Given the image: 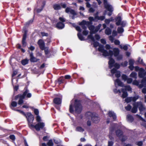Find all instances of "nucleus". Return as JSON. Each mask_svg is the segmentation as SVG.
<instances>
[{"label":"nucleus","instance_id":"1","mask_svg":"<svg viewBox=\"0 0 146 146\" xmlns=\"http://www.w3.org/2000/svg\"><path fill=\"white\" fill-rule=\"evenodd\" d=\"M24 91L22 94H18L15 96L14 97V100H17L19 99V100L18 102V104L19 105H21L23 104L24 102V99L25 98H29L32 96L31 94L29 93V90L27 86L25 87Z\"/></svg>","mask_w":146,"mask_h":146},{"label":"nucleus","instance_id":"2","mask_svg":"<svg viewBox=\"0 0 146 146\" xmlns=\"http://www.w3.org/2000/svg\"><path fill=\"white\" fill-rule=\"evenodd\" d=\"M105 8L109 12L107 13V11L105 10L103 15H106L107 14L109 16H110L112 14L113 11V8L112 5L108 3L107 0H103Z\"/></svg>","mask_w":146,"mask_h":146},{"label":"nucleus","instance_id":"3","mask_svg":"<svg viewBox=\"0 0 146 146\" xmlns=\"http://www.w3.org/2000/svg\"><path fill=\"white\" fill-rule=\"evenodd\" d=\"M81 102L82 101L80 100L76 99L74 100V107L75 112L77 114L80 113L82 111V106Z\"/></svg>","mask_w":146,"mask_h":146},{"label":"nucleus","instance_id":"4","mask_svg":"<svg viewBox=\"0 0 146 146\" xmlns=\"http://www.w3.org/2000/svg\"><path fill=\"white\" fill-rule=\"evenodd\" d=\"M86 115L88 117H91L92 121L94 123H97L100 121V118L98 115L94 112L88 111L86 113Z\"/></svg>","mask_w":146,"mask_h":146},{"label":"nucleus","instance_id":"5","mask_svg":"<svg viewBox=\"0 0 146 146\" xmlns=\"http://www.w3.org/2000/svg\"><path fill=\"white\" fill-rule=\"evenodd\" d=\"M37 44L41 50H44V53L46 55H47L50 52L48 49L45 47V43L42 39H39L37 42Z\"/></svg>","mask_w":146,"mask_h":146},{"label":"nucleus","instance_id":"6","mask_svg":"<svg viewBox=\"0 0 146 146\" xmlns=\"http://www.w3.org/2000/svg\"><path fill=\"white\" fill-rule=\"evenodd\" d=\"M27 119L29 127L31 128L30 125L32 124L34 120V117L33 115L31 113L27 112L25 116Z\"/></svg>","mask_w":146,"mask_h":146},{"label":"nucleus","instance_id":"7","mask_svg":"<svg viewBox=\"0 0 146 146\" xmlns=\"http://www.w3.org/2000/svg\"><path fill=\"white\" fill-rule=\"evenodd\" d=\"M45 124L43 122H39L37 123L35 125H31L30 126L31 128H35L36 131H39L40 129H43L44 127Z\"/></svg>","mask_w":146,"mask_h":146},{"label":"nucleus","instance_id":"8","mask_svg":"<svg viewBox=\"0 0 146 146\" xmlns=\"http://www.w3.org/2000/svg\"><path fill=\"white\" fill-rule=\"evenodd\" d=\"M88 28L89 30L91 31V32H90V34L88 35V39H90L92 41L94 42L95 41V39L92 34L94 33V29L95 27L94 25H91L89 27H88Z\"/></svg>","mask_w":146,"mask_h":146},{"label":"nucleus","instance_id":"9","mask_svg":"<svg viewBox=\"0 0 146 146\" xmlns=\"http://www.w3.org/2000/svg\"><path fill=\"white\" fill-rule=\"evenodd\" d=\"M27 31L25 30L23 35L22 40V44L23 47H25L27 45V42H26V39L27 36Z\"/></svg>","mask_w":146,"mask_h":146},{"label":"nucleus","instance_id":"10","mask_svg":"<svg viewBox=\"0 0 146 146\" xmlns=\"http://www.w3.org/2000/svg\"><path fill=\"white\" fill-rule=\"evenodd\" d=\"M112 57V56H110L108 58L109 61L108 62V64L110 69L113 66L114 64L115 63V60Z\"/></svg>","mask_w":146,"mask_h":146},{"label":"nucleus","instance_id":"11","mask_svg":"<svg viewBox=\"0 0 146 146\" xmlns=\"http://www.w3.org/2000/svg\"><path fill=\"white\" fill-rule=\"evenodd\" d=\"M122 20V19L120 14H119L115 18L116 25L117 26L120 25Z\"/></svg>","mask_w":146,"mask_h":146},{"label":"nucleus","instance_id":"12","mask_svg":"<svg viewBox=\"0 0 146 146\" xmlns=\"http://www.w3.org/2000/svg\"><path fill=\"white\" fill-rule=\"evenodd\" d=\"M102 53L103 55L105 56H112L113 55V51L110 50H109V52H108L107 50H104Z\"/></svg>","mask_w":146,"mask_h":146},{"label":"nucleus","instance_id":"13","mask_svg":"<svg viewBox=\"0 0 146 146\" xmlns=\"http://www.w3.org/2000/svg\"><path fill=\"white\" fill-rule=\"evenodd\" d=\"M30 60L31 62H36L39 60V59H37L34 56L32 52H31L30 53Z\"/></svg>","mask_w":146,"mask_h":146},{"label":"nucleus","instance_id":"14","mask_svg":"<svg viewBox=\"0 0 146 146\" xmlns=\"http://www.w3.org/2000/svg\"><path fill=\"white\" fill-rule=\"evenodd\" d=\"M64 24L60 22H58L55 26V27L58 29H62L64 28Z\"/></svg>","mask_w":146,"mask_h":146},{"label":"nucleus","instance_id":"15","mask_svg":"<svg viewBox=\"0 0 146 146\" xmlns=\"http://www.w3.org/2000/svg\"><path fill=\"white\" fill-rule=\"evenodd\" d=\"M137 105L140 112L143 111L145 110V108L143 106L141 102H137Z\"/></svg>","mask_w":146,"mask_h":146},{"label":"nucleus","instance_id":"16","mask_svg":"<svg viewBox=\"0 0 146 146\" xmlns=\"http://www.w3.org/2000/svg\"><path fill=\"white\" fill-rule=\"evenodd\" d=\"M65 11L67 13L70 12L71 14L73 15L74 16L76 15L77 14L74 10L68 7H67L66 8Z\"/></svg>","mask_w":146,"mask_h":146},{"label":"nucleus","instance_id":"17","mask_svg":"<svg viewBox=\"0 0 146 146\" xmlns=\"http://www.w3.org/2000/svg\"><path fill=\"white\" fill-rule=\"evenodd\" d=\"M53 102L57 105H59L61 104L62 102V99L60 98H55L53 100Z\"/></svg>","mask_w":146,"mask_h":146},{"label":"nucleus","instance_id":"18","mask_svg":"<svg viewBox=\"0 0 146 146\" xmlns=\"http://www.w3.org/2000/svg\"><path fill=\"white\" fill-rule=\"evenodd\" d=\"M65 79L62 76L58 79L56 81V84L58 83V85H60L62 84L64 82Z\"/></svg>","mask_w":146,"mask_h":146},{"label":"nucleus","instance_id":"19","mask_svg":"<svg viewBox=\"0 0 146 146\" xmlns=\"http://www.w3.org/2000/svg\"><path fill=\"white\" fill-rule=\"evenodd\" d=\"M113 52L114 56L117 57L119 54V50L117 48H114L113 49Z\"/></svg>","mask_w":146,"mask_h":146},{"label":"nucleus","instance_id":"20","mask_svg":"<svg viewBox=\"0 0 146 146\" xmlns=\"http://www.w3.org/2000/svg\"><path fill=\"white\" fill-rule=\"evenodd\" d=\"M116 135L118 137H120L123 134V131L120 129H117L115 131Z\"/></svg>","mask_w":146,"mask_h":146},{"label":"nucleus","instance_id":"21","mask_svg":"<svg viewBox=\"0 0 146 146\" xmlns=\"http://www.w3.org/2000/svg\"><path fill=\"white\" fill-rule=\"evenodd\" d=\"M46 4V2L45 1H44L42 2V5L41 6V8L40 9H37L36 11L37 13H39L43 9Z\"/></svg>","mask_w":146,"mask_h":146},{"label":"nucleus","instance_id":"22","mask_svg":"<svg viewBox=\"0 0 146 146\" xmlns=\"http://www.w3.org/2000/svg\"><path fill=\"white\" fill-rule=\"evenodd\" d=\"M108 114L110 117H112L114 120H115L116 119V117L115 113L113 112L110 111H109Z\"/></svg>","mask_w":146,"mask_h":146},{"label":"nucleus","instance_id":"23","mask_svg":"<svg viewBox=\"0 0 146 146\" xmlns=\"http://www.w3.org/2000/svg\"><path fill=\"white\" fill-rule=\"evenodd\" d=\"M81 24L82 25H87V26L88 27H89L90 25H91L92 24V23L91 22H90L88 21H86L84 20H83L82 21Z\"/></svg>","mask_w":146,"mask_h":146},{"label":"nucleus","instance_id":"24","mask_svg":"<svg viewBox=\"0 0 146 146\" xmlns=\"http://www.w3.org/2000/svg\"><path fill=\"white\" fill-rule=\"evenodd\" d=\"M53 7L55 10H58L61 9V7L59 4H55L53 5Z\"/></svg>","mask_w":146,"mask_h":146},{"label":"nucleus","instance_id":"25","mask_svg":"<svg viewBox=\"0 0 146 146\" xmlns=\"http://www.w3.org/2000/svg\"><path fill=\"white\" fill-rule=\"evenodd\" d=\"M115 82L117 84L118 86L124 87V84L119 79H117L115 80Z\"/></svg>","mask_w":146,"mask_h":146},{"label":"nucleus","instance_id":"26","mask_svg":"<svg viewBox=\"0 0 146 146\" xmlns=\"http://www.w3.org/2000/svg\"><path fill=\"white\" fill-rule=\"evenodd\" d=\"M122 92H123L122 97L123 98H125L127 97L128 96L127 92L126 91H125L124 89L123 88L122 89Z\"/></svg>","mask_w":146,"mask_h":146},{"label":"nucleus","instance_id":"27","mask_svg":"<svg viewBox=\"0 0 146 146\" xmlns=\"http://www.w3.org/2000/svg\"><path fill=\"white\" fill-rule=\"evenodd\" d=\"M137 104L136 105H134L132 108L131 109V111L133 113H135L137 111Z\"/></svg>","mask_w":146,"mask_h":146},{"label":"nucleus","instance_id":"28","mask_svg":"<svg viewBox=\"0 0 146 146\" xmlns=\"http://www.w3.org/2000/svg\"><path fill=\"white\" fill-rule=\"evenodd\" d=\"M105 33L106 35H109L111 33V30L108 27H107L105 30Z\"/></svg>","mask_w":146,"mask_h":146},{"label":"nucleus","instance_id":"29","mask_svg":"<svg viewBox=\"0 0 146 146\" xmlns=\"http://www.w3.org/2000/svg\"><path fill=\"white\" fill-rule=\"evenodd\" d=\"M105 17L104 16H99L98 15L95 16V18L96 19H97L98 20H100L101 21L104 20L105 19Z\"/></svg>","mask_w":146,"mask_h":146},{"label":"nucleus","instance_id":"30","mask_svg":"<svg viewBox=\"0 0 146 146\" xmlns=\"http://www.w3.org/2000/svg\"><path fill=\"white\" fill-rule=\"evenodd\" d=\"M117 31L118 33H122L124 31V29L122 27H118L117 29Z\"/></svg>","mask_w":146,"mask_h":146},{"label":"nucleus","instance_id":"31","mask_svg":"<svg viewBox=\"0 0 146 146\" xmlns=\"http://www.w3.org/2000/svg\"><path fill=\"white\" fill-rule=\"evenodd\" d=\"M34 20V17L30 20L27 22L25 24L26 26H28L30 24H32Z\"/></svg>","mask_w":146,"mask_h":146},{"label":"nucleus","instance_id":"32","mask_svg":"<svg viewBox=\"0 0 146 146\" xmlns=\"http://www.w3.org/2000/svg\"><path fill=\"white\" fill-rule=\"evenodd\" d=\"M98 50L99 52H103V51L105 50L104 46L102 44L100 45Z\"/></svg>","mask_w":146,"mask_h":146},{"label":"nucleus","instance_id":"33","mask_svg":"<svg viewBox=\"0 0 146 146\" xmlns=\"http://www.w3.org/2000/svg\"><path fill=\"white\" fill-rule=\"evenodd\" d=\"M127 25V22L126 21H121V23H120V25H121V27H125Z\"/></svg>","mask_w":146,"mask_h":146},{"label":"nucleus","instance_id":"34","mask_svg":"<svg viewBox=\"0 0 146 146\" xmlns=\"http://www.w3.org/2000/svg\"><path fill=\"white\" fill-rule=\"evenodd\" d=\"M28 60L27 59L23 60L21 61V63L23 65H25L28 63Z\"/></svg>","mask_w":146,"mask_h":146},{"label":"nucleus","instance_id":"35","mask_svg":"<svg viewBox=\"0 0 146 146\" xmlns=\"http://www.w3.org/2000/svg\"><path fill=\"white\" fill-rule=\"evenodd\" d=\"M146 75V72H145L138 73V76L140 78H143L144 76Z\"/></svg>","mask_w":146,"mask_h":146},{"label":"nucleus","instance_id":"36","mask_svg":"<svg viewBox=\"0 0 146 146\" xmlns=\"http://www.w3.org/2000/svg\"><path fill=\"white\" fill-rule=\"evenodd\" d=\"M127 118L128 120L129 121L131 122H133L134 120V119L133 116L130 115H127Z\"/></svg>","mask_w":146,"mask_h":146},{"label":"nucleus","instance_id":"37","mask_svg":"<svg viewBox=\"0 0 146 146\" xmlns=\"http://www.w3.org/2000/svg\"><path fill=\"white\" fill-rule=\"evenodd\" d=\"M77 36L78 38L80 40L83 41L85 40L84 37L80 33H78Z\"/></svg>","mask_w":146,"mask_h":146},{"label":"nucleus","instance_id":"38","mask_svg":"<svg viewBox=\"0 0 146 146\" xmlns=\"http://www.w3.org/2000/svg\"><path fill=\"white\" fill-rule=\"evenodd\" d=\"M76 130L77 131L80 132H83L84 131V129L82 128L81 127L78 126L76 127Z\"/></svg>","mask_w":146,"mask_h":146},{"label":"nucleus","instance_id":"39","mask_svg":"<svg viewBox=\"0 0 146 146\" xmlns=\"http://www.w3.org/2000/svg\"><path fill=\"white\" fill-rule=\"evenodd\" d=\"M47 145L48 146H53L54 143L53 142L52 140L51 139L49 140L47 143Z\"/></svg>","mask_w":146,"mask_h":146},{"label":"nucleus","instance_id":"40","mask_svg":"<svg viewBox=\"0 0 146 146\" xmlns=\"http://www.w3.org/2000/svg\"><path fill=\"white\" fill-rule=\"evenodd\" d=\"M119 47L121 49H123L125 51L127 50L128 49V47L126 45H125L123 47L121 45H119Z\"/></svg>","mask_w":146,"mask_h":146},{"label":"nucleus","instance_id":"41","mask_svg":"<svg viewBox=\"0 0 146 146\" xmlns=\"http://www.w3.org/2000/svg\"><path fill=\"white\" fill-rule=\"evenodd\" d=\"M124 87L125 88V89H124L125 91L127 90L128 91H130L131 90V88L129 86H124Z\"/></svg>","mask_w":146,"mask_h":146},{"label":"nucleus","instance_id":"42","mask_svg":"<svg viewBox=\"0 0 146 146\" xmlns=\"http://www.w3.org/2000/svg\"><path fill=\"white\" fill-rule=\"evenodd\" d=\"M101 26V24H99L98 26L96 27L95 29L94 30V33H96L100 29V27Z\"/></svg>","mask_w":146,"mask_h":146},{"label":"nucleus","instance_id":"43","mask_svg":"<svg viewBox=\"0 0 146 146\" xmlns=\"http://www.w3.org/2000/svg\"><path fill=\"white\" fill-rule=\"evenodd\" d=\"M69 111L71 113H72L74 112L73 106L72 104H70V106Z\"/></svg>","mask_w":146,"mask_h":146},{"label":"nucleus","instance_id":"44","mask_svg":"<svg viewBox=\"0 0 146 146\" xmlns=\"http://www.w3.org/2000/svg\"><path fill=\"white\" fill-rule=\"evenodd\" d=\"M125 109L127 111H130L132 108L131 106L129 104H128L127 106L125 107Z\"/></svg>","mask_w":146,"mask_h":146},{"label":"nucleus","instance_id":"45","mask_svg":"<svg viewBox=\"0 0 146 146\" xmlns=\"http://www.w3.org/2000/svg\"><path fill=\"white\" fill-rule=\"evenodd\" d=\"M17 103L15 101H12L11 102V106L13 107H16L17 106Z\"/></svg>","mask_w":146,"mask_h":146},{"label":"nucleus","instance_id":"46","mask_svg":"<svg viewBox=\"0 0 146 146\" xmlns=\"http://www.w3.org/2000/svg\"><path fill=\"white\" fill-rule=\"evenodd\" d=\"M16 111H18L19 113H21V114L23 115V116H24L25 117L26 116V115L27 114V113H25L23 111L19 110H15Z\"/></svg>","mask_w":146,"mask_h":146},{"label":"nucleus","instance_id":"47","mask_svg":"<svg viewBox=\"0 0 146 146\" xmlns=\"http://www.w3.org/2000/svg\"><path fill=\"white\" fill-rule=\"evenodd\" d=\"M61 8H66V4L62 2L60 4Z\"/></svg>","mask_w":146,"mask_h":146},{"label":"nucleus","instance_id":"48","mask_svg":"<svg viewBox=\"0 0 146 146\" xmlns=\"http://www.w3.org/2000/svg\"><path fill=\"white\" fill-rule=\"evenodd\" d=\"M129 65H133L135 61L132 59H130L129 60Z\"/></svg>","mask_w":146,"mask_h":146},{"label":"nucleus","instance_id":"49","mask_svg":"<svg viewBox=\"0 0 146 146\" xmlns=\"http://www.w3.org/2000/svg\"><path fill=\"white\" fill-rule=\"evenodd\" d=\"M137 76V74L136 72H133L130 75V76L132 78H135Z\"/></svg>","mask_w":146,"mask_h":146},{"label":"nucleus","instance_id":"50","mask_svg":"<svg viewBox=\"0 0 146 146\" xmlns=\"http://www.w3.org/2000/svg\"><path fill=\"white\" fill-rule=\"evenodd\" d=\"M113 66L116 69H119L120 67V65L117 63H115L114 64Z\"/></svg>","mask_w":146,"mask_h":146},{"label":"nucleus","instance_id":"51","mask_svg":"<svg viewBox=\"0 0 146 146\" xmlns=\"http://www.w3.org/2000/svg\"><path fill=\"white\" fill-rule=\"evenodd\" d=\"M128 64V62L126 61H125L124 62L121 63V65L123 67H125L127 66Z\"/></svg>","mask_w":146,"mask_h":146},{"label":"nucleus","instance_id":"52","mask_svg":"<svg viewBox=\"0 0 146 146\" xmlns=\"http://www.w3.org/2000/svg\"><path fill=\"white\" fill-rule=\"evenodd\" d=\"M125 101L127 103L130 102L132 101L131 97L127 98L125 99Z\"/></svg>","mask_w":146,"mask_h":146},{"label":"nucleus","instance_id":"53","mask_svg":"<svg viewBox=\"0 0 146 146\" xmlns=\"http://www.w3.org/2000/svg\"><path fill=\"white\" fill-rule=\"evenodd\" d=\"M10 139L13 141H15V137L14 135H11L9 136Z\"/></svg>","mask_w":146,"mask_h":146},{"label":"nucleus","instance_id":"54","mask_svg":"<svg viewBox=\"0 0 146 146\" xmlns=\"http://www.w3.org/2000/svg\"><path fill=\"white\" fill-rule=\"evenodd\" d=\"M116 77L118 78L120 76V72L119 71H117L115 73V74Z\"/></svg>","mask_w":146,"mask_h":146},{"label":"nucleus","instance_id":"55","mask_svg":"<svg viewBox=\"0 0 146 146\" xmlns=\"http://www.w3.org/2000/svg\"><path fill=\"white\" fill-rule=\"evenodd\" d=\"M36 120L38 122H41V119L39 115H37L36 117Z\"/></svg>","mask_w":146,"mask_h":146},{"label":"nucleus","instance_id":"56","mask_svg":"<svg viewBox=\"0 0 146 146\" xmlns=\"http://www.w3.org/2000/svg\"><path fill=\"white\" fill-rule=\"evenodd\" d=\"M40 34H41V35L42 36H48L49 35L48 33H45L44 32H42L40 33Z\"/></svg>","mask_w":146,"mask_h":146},{"label":"nucleus","instance_id":"57","mask_svg":"<svg viewBox=\"0 0 146 146\" xmlns=\"http://www.w3.org/2000/svg\"><path fill=\"white\" fill-rule=\"evenodd\" d=\"M122 79L124 81L127 80V76L125 74H123L122 76Z\"/></svg>","mask_w":146,"mask_h":146},{"label":"nucleus","instance_id":"58","mask_svg":"<svg viewBox=\"0 0 146 146\" xmlns=\"http://www.w3.org/2000/svg\"><path fill=\"white\" fill-rule=\"evenodd\" d=\"M117 71V70L115 68H113L111 70V72L112 74H114Z\"/></svg>","mask_w":146,"mask_h":146},{"label":"nucleus","instance_id":"59","mask_svg":"<svg viewBox=\"0 0 146 146\" xmlns=\"http://www.w3.org/2000/svg\"><path fill=\"white\" fill-rule=\"evenodd\" d=\"M81 23H82V22H81L80 23H79V25H80L81 26L82 28L83 29H84V30H86V29L87 28H86V27L85 26V25L81 24Z\"/></svg>","mask_w":146,"mask_h":146},{"label":"nucleus","instance_id":"60","mask_svg":"<svg viewBox=\"0 0 146 146\" xmlns=\"http://www.w3.org/2000/svg\"><path fill=\"white\" fill-rule=\"evenodd\" d=\"M34 111L35 115H38L39 112L38 109H34Z\"/></svg>","mask_w":146,"mask_h":146},{"label":"nucleus","instance_id":"61","mask_svg":"<svg viewBox=\"0 0 146 146\" xmlns=\"http://www.w3.org/2000/svg\"><path fill=\"white\" fill-rule=\"evenodd\" d=\"M136 144L138 146H142L143 144V143L142 141H140L136 142Z\"/></svg>","mask_w":146,"mask_h":146},{"label":"nucleus","instance_id":"62","mask_svg":"<svg viewBox=\"0 0 146 146\" xmlns=\"http://www.w3.org/2000/svg\"><path fill=\"white\" fill-rule=\"evenodd\" d=\"M117 58V59L118 60H121L123 58V56L122 55L120 54L118 55L116 57Z\"/></svg>","mask_w":146,"mask_h":146},{"label":"nucleus","instance_id":"63","mask_svg":"<svg viewBox=\"0 0 146 146\" xmlns=\"http://www.w3.org/2000/svg\"><path fill=\"white\" fill-rule=\"evenodd\" d=\"M114 43L116 45H119L120 43V41L118 40H115L114 41Z\"/></svg>","mask_w":146,"mask_h":146},{"label":"nucleus","instance_id":"64","mask_svg":"<svg viewBox=\"0 0 146 146\" xmlns=\"http://www.w3.org/2000/svg\"><path fill=\"white\" fill-rule=\"evenodd\" d=\"M94 42V45L95 47H96L99 46V42L97 41L95 42V41Z\"/></svg>","mask_w":146,"mask_h":146}]
</instances>
